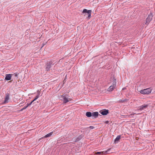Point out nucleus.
Returning a JSON list of instances; mask_svg holds the SVG:
<instances>
[{"mask_svg": "<svg viewBox=\"0 0 155 155\" xmlns=\"http://www.w3.org/2000/svg\"><path fill=\"white\" fill-rule=\"evenodd\" d=\"M110 150V149H109L106 151H103L102 152H95V154H101V155H105L106 153H108V152Z\"/></svg>", "mask_w": 155, "mask_h": 155, "instance_id": "5", "label": "nucleus"}, {"mask_svg": "<svg viewBox=\"0 0 155 155\" xmlns=\"http://www.w3.org/2000/svg\"><path fill=\"white\" fill-rule=\"evenodd\" d=\"M127 101V99H120L118 101L119 103H124Z\"/></svg>", "mask_w": 155, "mask_h": 155, "instance_id": "16", "label": "nucleus"}, {"mask_svg": "<svg viewBox=\"0 0 155 155\" xmlns=\"http://www.w3.org/2000/svg\"><path fill=\"white\" fill-rule=\"evenodd\" d=\"M61 97L64 100V103H66L68 102L69 101L71 100V99L70 98H67L65 96L62 95Z\"/></svg>", "mask_w": 155, "mask_h": 155, "instance_id": "7", "label": "nucleus"}, {"mask_svg": "<svg viewBox=\"0 0 155 155\" xmlns=\"http://www.w3.org/2000/svg\"><path fill=\"white\" fill-rule=\"evenodd\" d=\"M82 138V135H80L79 137H78L77 138H73V140L74 142H76L79 141Z\"/></svg>", "mask_w": 155, "mask_h": 155, "instance_id": "9", "label": "nucleus"}, {"mask_svg": "<svg viewBox=\"0 0 155 155\" xmlns=\"http://www.w3.org/2000/svg\"><path fill=\"white\" fill-rule=\"evenodd\" d=\"M45 44H43V46H44V45Z\"/></svg>", "mask_w": 155, "mask_h": 155, "instance_id": "30", "label": "nucleus"}, {"mask_svg": "<svg viewBox=\"0 0 155 155\" xmlns=\"http://www.w3.org/2000/svg\"><path fill=\"white\" fill-rule=\"evenodd\" d=\"M12 77V74H6L5 75V80H9L11 79Z\"/></svg>", "mask_w": 155, "mask_h": 155, "instance_id": "12", "label": "nucleus"}, {"mask_svg": "<svg viewBox=\"0 0 155 155\" xmlns=\"http://www.w3.org/2000/svg\"><path fill=\"white\" fill-rule=\"evenodd\" d=\"M9 95L10 94L9 93H7L6 94L5 99V101H4V103H6L8 102V100L9 99Z\"/></svg>", "mask_w": 155, "mask_h": 155, "instance_id": "8", "label": "nucleus"}, {"mask_svg": "<svg viewBox=\"0 0 155 155\" xmlns=\"http://www.w3.org/2000/svg\"><path fill=\"white\" fill-rule=\"evenodd\" d=\"M100 113L103 115H106L109 113V110H108L104 109L101 110L100 111Z\"/></svg>", "mask_w": 155, "mask_h": 155, "instance_id": "6", "label": "nucleus"}, {"mask_svg": "<svg viewBox=\"0 0 155 155\" xmlns=\"http://www.w3.org/2000/svg\"><path fill=\"white\" fill-rule=\"evenodd\" d=\"M135 114H136L135 113H133L132 114H131L129 115V116H128V117H129L131 115H134Z\"/></svg>", "mask_w": 155, "mask_h": 155, "instance_id": "23", "label": "nucleus"}, {"mask_svg": "<svg viewBox=\"0 0 155 155\" xmlns=\"http://www.w3.org/2000/svg\"><path fill=\"white\" fill-rule=\"evenodd\" d=\"M24 109H23V108H22L21 110V111H22L23 110H24Z\"/></svg>", "mask_w": 155, "mask_h": 155, "instance_id": "29", "label": "nucleus"}, {"mask_svg": "<svg viewBox=\"0 0 155 155\" xmlns=\"http://www.w3.org/2000/svg\"><path fill=\"white\" fill-rule=\"evenodd\" d=\"M98 115V113L97 112H93L92 113L91 116L93 118H96Z\"/></svg>", "mask_w": 155, "mask_h": 155, "instance_id": "11", "label": "nucleus"}, {"mask_svg": "<svg viewBox=\"0 0 155 155\" xmlns=\"http://www.w3.org/2000/svg\"><path fill=\"white\" fill-rule=\"evenodd\" d=\"M148 106V105L147 104H144L142 105V106L139 107L138 110H142L146 108Z\"/></svg>", "mask_w": 155, "mask_h": 155, "instance_id": "10", "label": "nucleus"}, {"mask_svg": "<svg viewBox=\"0 0 155 155\" xmlns=\"http://www.w3.org/2000/svg\"><path fill=\"white\" fill-rule=\"evenodd\" d=\"M151 90L150 88H147L141 90L140 91V92L143 94H147L150 93Z\"/></svg>", "mask_w": 155, "mask_h": 155, "instance_id": "3", "label": "nucleus"}, {"mask_svg": "<svg viewBox=\"0 0 155 155\" xmlns=\"http://www.w3.org/2000/svg\"><path fill=\"white\" fill-rule=\"evenodd\" d=\"M126 87H124V88H123V89H122V90H124L125 89H126Z\"/></svg>", "mask_w": 155, "mask_h": 155, "instance_id": "28", "label": "nucleus"}, {"mask_svg": "<svg viewBox=\"0 0 155 155\" xmlns=\"http://www.w3.org/2000/svg\"><path fill=\"white\" fill-rule=\"evenodd\" d=\"M114 88L115 87H114V86H113L112 85H111L108 89V91H112L114 90Z\"/></svg>", "mask_w": 155, "mask_h": 155, "instance_id": "15", "label": "nucleus"}, {"mask_svg": "<svg viewBox=\"0 0 155 155\" xmlns=\"http://www.w3.org/2000/svg\"><path fill=\"white\" fill-rule=\"evenodd\" d=\"M29 104H27V106H27V107H28V106H29Z\"/></svg>", "mask_w": 155, "mask_h": 155, "instance_id": "27", "label": "nucleus"}, {"mask_svg": "<svg viewBox=\"0 0 155 155\" xmlns=\"http://www.w3.org/2000/svg\"><path fill=\"white\" fill-rule=\"evenodd\" d=\"M88 128H90L91 129H93L94 127L93 126H90Z\"/></svg>", "mask_w": 155, "mask_h": 155, "instance_id": "20", "label": "nucleus"}, {"mask_svg": "<svg viewBox=\"0 0 155 155\" xmlns=\"http://www.w3.org/2000/svg\"><path fill=\"white\" fill-rule=\"evenodd\" d=\"M120 135H118V136L116 139H115L114 140V143H118V142L120 140Z\"/></svg>", "mask_w": 155, "mask_h": 155, "instance_id": "13", "label": "nucleus"}, {"mask_svg": "<svg viewBox=\"0 0 155 155\" xmlns=\"http://www.w3.org/2000/svg\"><path fill=\"white\" fill-rule=\"evenodd\" d=\"M40 91H39L38 93V94H37V95L36 96H38V97H39V95L40 94Z\"/></svg>", "mask_w": 155, "mask_h": 155, "instance_id": "21", "label": "nucleus"}, {"mask_svg": "<svg viewBox=\"0 0 155 155\" xmlns=\"http://www.w3.org/2000/svg\"><path fill=\"white\" fill-rule=\"evenodd\" d=\"M38 97H39L38 96H36L35 97V99L33 100V101H34L36 99H37Z\"/></svg>", "mask_w": 155, "mask_h": 155, "instance_id": "19", "label": "nucleus"}, {"mask_svg": "<svg viewBox=\"0 0 155 155\" xmlns=\"http://www.w3.org/2000/svg\"><path fill=\"white\" fill-rule=\"evenodd\" d=\"M109 121H105V123L106 124H108L109 123Z\"/></svg>", "mask_w": 155, "mask_h": 155, "instance_id": "24", "label": "nucleus"}, {"mask_svg": "<svg viewBox=\"0 0 155 155\" xmlns=\"http://www.w3.org/2000/svg\"><path fill=\"white\" fill-rule=\"evenodd\" d=\"M27 106H25L23 108V109H25L27 108Z\"/></svg>", "mask_w": 155, "mask_h": 155, "instance_id": "25", "label": "nucleus"}, {"mask_svg": "<svg viewBox=\"0 0 155 155\" xmlns=\"http://www.w3.org/2000/svg\"><path fill=\"white\" fill-rule=\"evenodd\" d=\"M86 116L88 117H90L91 116L92 113L90 112H87L86 113Z\"/></svg>", "mask_w": 155, "mask_h": 155, "instance_id": "17", "label": "nucleus"}, {"mask_svg": "<svg viewBox=\"0 0 155 155\" xmlns=\"http://www.w3.org/2000/svg\"><path fill=\"white\" fill-rule=\"evenodd\" d=\"M114 79V81H113V84H112V86H114V87H115V86H116V80L115 79Z\"/></svg>", "mask_w": 155, "mask_h": 155, "instance_id": "18", "label": "nucleus"}, {"mask_svg": "<svg viewBox=\"0 0 155 155\" xmlns=\"http://www.w3.org/2000/svg\"><path fill=\"white\" fill-rule=\"evenodd\" d=\"M54 64L53 61H50L46 65V70L47 71H49L51 68V67L52 65Z\"/></svg>", "mask_w": 155, "mask_h": 155, "instance_id": "2", "label": "nucleus"}, {"mask_svg": "<svg viewBox=\"0 0 155 155\" xmlns=\"http://www.w3.org/2000/svg\"><path fill=\"white\" fill-rule=\"evenodd\" d=\"M15 77H17L18 76V74H15Z\"/></svg>", "mask_w": 155, "mask_h": 155, "instance_id": "26", "label": "nucleus"}, {"mask_svg": "<svg viewBox=\"0 0 155 155\" xmlns=\"http://www.w3.org/2000/svg\"><path fill=\"white\" fill-rule=\"evenodd\" d=\"M34 102V101H31V103H30L29 104V105H31V104H32V103Z\"/></svg>", "mask_w": 155, "mask_h": 155, "instance_id": "22", "label": "nucleus"}, {"mask_svg": "<svg viewBox=\"0 0 155 155\" xmlns=\"http://www.w3.org/2000/svg\"><path fill=\"white\" fill-rule=\"evenodd\" d=\"M153 17V13L152 12H150V14L148 15L146 19V22L145 23V24L146 25H148L149 23L152 20Z\"/></svg>", "mask_w": 155, "mask_h": 155, "instance_id": "1", "label": "nucleus"}, {"mask_svg": "<svg viewBox=\"0 0 155 155\" xmlns=\"http://www.w3.org/2000/svg\"><path fill=\"white\" fill-rule=\"evenodd\" d=\"M82 12L85 14L87 13L88 14V16L87 17V18L88 19H90V18L91 12V10H87L86 9H84Z\"/></svg>", "mask_w": 155, "mask_h": 155, "instance_id": "4", "label": "nucleus"}, {"mask_svg": "<svg viewBox=\"0 0 155 155\" xmlns=\"http://www.w3.org/2000/svg\"><path fill=\"white\" fill-rule=\"evenodd\" d=\"M53 133V132H50L48 134L45 135L44 137H43V138H47L48 137H50L52 135Z\"/></svg>", "mask_w": 155, "mask_h": 155, "instance_id": "14", "label": "nucleus"}]
</instances>
